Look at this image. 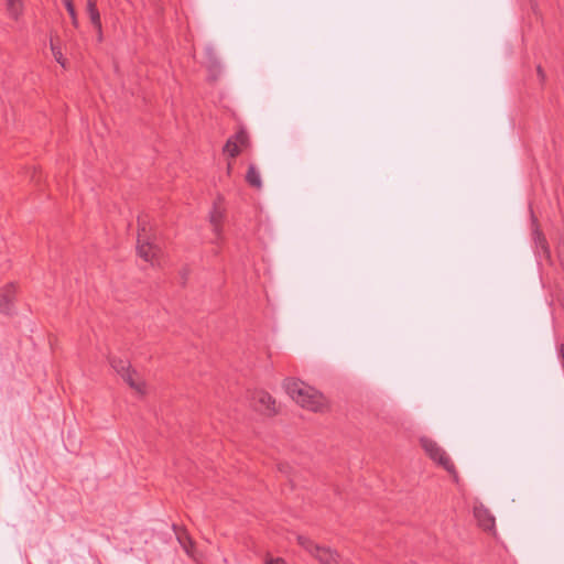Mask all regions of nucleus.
Listing matches in <instances>:
<instances>
[{"instance_id":"nucleus-1","label":"nucleus","mask_w":564,"mask_h":564,"mask_svg":"<svg viewBox=\"0 0 564 564\" xmlns=\"http://www.w3.org/2000/svg\"><path fill=\"white\" fill-rule=\"evenodd\" d=\"M286 393L302 408L318 411L323 405V398L312 387L296 379H285L283 384Z\"/></svg>"},{"instance_id":"nucleus-2","label":"nucleus","mask_w":564,"mask_h":564,"mask_svg":"<svg viewBox=\"0 0 564 564\" xmlns=\"http://www.w3.org/2000/svg\"><path fill=\"white\" fill-rule=\"evenodd\" d=\"M420 443L424 452L432 460L442 466L451 475L456 476L455 465L451 460L447 453L435 441L424 436L421 437Z\"/></svg>"},{"instance_id":"nucleus-3","label":"nucleus","mask_w":564,"mask_h":564,"mask_svg":"<svg viewBox=\"0 0 564 564\" xmlns=\"http://www.w3.org/2000/svg\"><path fill=\"white\" fill-rule=\"evenodd\" d=\"M138 223L140 228L137 240V252L139 257L145 261H153L160 249L150 242L147 236L145 220L139 217Z\"/></svg>"},{"instance_id":"nucleus-4","label":"nucleus","mask_w":564,"mask_h":564,"mask_svg":"<svg viewBox=\"0 0 564 564\" xmlns=\"http://www.w3.org/2000/svg\"><path fill=\"white\" fill-rule=\"evenodd\" d=\"M109 362L112 369L134 390L138 392H142V384L139 383L134 376H137V371L131 368V365L128 360L111 357Z\"/></svg>"},{"instance_id":"nucleus-5","label":"nucleus","mask_w":564,"mask_h":564,"mask_svg":"<svg viewBox=\"0 0 564 564\" xmlns=\"http://www.w3.org/2000/svg\"><path fill=\"white\" fill-rule=\"evenodd\" d=\"M251 405L253 409L258 412L271 415L276 412L275 410V401L272 399V397L262 390L254 391L251 394L250 399Z\"/></svg>"},{"instance_id":"nucleus-6","label":"nucleus","mask_w":564,"mask_h":564,"mask_svg":"<svg viewBox=\"0 0 564 564\" xmlns=\"http://www.w3.org/2000/svg\"><path fill=\"white\" fill-rule=\"evenodd\" d=\"M15 295V285L14 283H9L2 289H0V312L7 315L13 313L14 310V300Z\"/></svg>"},{"instance_id":"nucleus-7","label":"nucleus","mask_w":564,"mask_h":564,"mask_svg":"<svg viewBox=\"0 0 564 564\" xmlns=\"http://www.w3.org/2000/svg\"><path fill=\"white\" fill-rule=\"evenodd\" d=\"M204 52H205L207 68L210 73L212 78L214 80H216L221 73L220 59H219L217 52L213 45H207L205 47Z\"/></svg>"},{"instance_id":"nucleus-8","label":"nucleus","mask_w":564,"mask_h":564,"mask_svg":"<svg viewBox=\"0 0 564 564\" xmlns=\"http://www.w3.org/2000/svg\"><path fill=\"white\" fill-rule=\"evenodd\" d=\"M474 517L476 518L479 527L485 531H490L495 528V517L482 505L474 507Z\"/></svg>"},{"instance_id":"nucleus-9","label":"nucleus","mask_w":564,"mask_h":564,"mask_svg":"<svg viewBox=\"0 0 564 564\" xmlns=\"http://www.w3.org/2000/svg\"><path fill=\"white\" fill-rule=\"evenodd\" d=\"M314 557L321 564H339L340 555L335 550L321 546V549L317 551Z\"/></svg>"},{"instance_id":"nucleus-10","label":"nucleus","mask_w":564,"mask_h":564,"mask_svg":"<svg viewBox=\"0 0 564 564\" xmlns=\"http://www.w3.org/2000/svg\"><path fill=\"white\" fill-rule=\"evenodd\" d=\"M176 539L181 544L182 549L186 552L187 555L194 556L195 542L188 534L187 530L181 529L176 531Z\"/></svg>"},{"instance_id":"nucleus-11","label":"nucleus","mask_w":564,"mask_h":564,"mask_svg":"<svg viewBox=\"0 0 564 564\" xmlns=\"http://www.w3.org/2000/svg\"><path fill=\"white\" fill-rule=\"evenodd\" d=\"M246 182L254 187V188H261L262 186V180L260 176L259 171L253 164H250L246 174Z\"/></svg>"},{"instance_id":"nucleus-12","label":"nucleus","mask_w":564,"mask_h":564,"mask_svg":"<svg viewBox=\"0 0 564 564\" xmlns=\"http://www.w3.org/2000/svg\"><path fill=\"white\" fill-rule=\"evenodd\" d=\"M297 542L312 556H314L317 553V551L321 549V545L316 544L310 538L304 536V535H297Z\"/></svg>"},{"instance_id":"nucleus-13","label":"nucleus","mask_w":564,"mask_h":564,"mask_svg":"<svg viewBox=\"0 0 564 564\" xmlns=\"http://www.w3.org/2000/svg\"><path fill=\"white\" fill-rule=\"evenodd\" d=\"M223 217H224L223 212L217 209L216 207H214L213 210L210 212V215H209L210 224L213 226L214 232L217 236H219V234H220Z\"/></svg>"},{"instance_id":"nucleus-14","label":"nucleus","mask_w":564,"mask_h":564,"mask_svg":"<svg viewBox=\"0 0 564 564\" xmlns=\"http://www.w3.org/2000/svg\"><path fill=\"white\" fill-rule=\"evenodd\" d=\"M22 1L21 0H7V10L11 18L14 20L19 19L22 13Z\"/></svg>"},{"instance_id":"nucleus-15","label":"nucleus","mask_w":564,"mask_h":564,"mask_svg":"<svg viewBox=\"0 0 564 564\" xmlns=\"http://www.w3.org/2000/svg\"><path fill=\"white\" fill-rule=\"evenodd\" d=\"M234 141L237 142L239 149L248 148L250 144L249 134L245 129H240L235 135H232Z\"/></svg>"},{"instance_id":"nucleus-16","label":"nucleus","mask_w":564,"mask_h":564,"mask_svg":"<svg viewBox=\"0 0 564 564\" xmlns=\"http://www.w3.org/2000/svg\"><path fill=\"white\" fill-rule=\"evenodd\" d=\"M224 153L228 154L230 158H236L240 153V149L237 145V142L234 141V138H229L224 145Z\"/></svg>"},{"instance_id":"nucleus-17","label":"nucleus","mask_w":564,"mask_h":564,"mask_svg":"<svg viewBox=\"0 0 564 564\" xmlns=\"http://www.w3.org/2000/svg\"><path fill=\"white\" fill-rule=\"evenodd\" d=\"M63 1H64V4H65V8H66L67 12L70 15L73 25L75 28H77L78 26V19H77V14H76V10H75V6L73 3V0H63Z\"/></svg>"},{"instance_id":"nucleus-18","label":"nucleus","mask_w":564,"mask_h":564,"mask_svg":"<svg viewBox=\"0 0 564 564\" xmlns=\"http://www.w3.org/2000/svg\"><path fill=\"white\" fill-rule=\"evenodd\" d=\"M278 469L281 474L288 476V477H291L292 474H293V467L289 464V463H280L278 465ZM290 481L292 484H294V479L293 478H290Z\"/></svg>"},{"instance_id":"nucleus-19","label":"nucleus","mask_w":564,"mask_h":564,"mask_svg":"<svg viewBox=\"0 0 564 564\" xmlns=\"http://www.w3.org/2000/svg\"><path fill=\"white\" fill-rule=\"evenodd\" d=\"M88 15H89L90 22L94 25V28L96 29V31L100 33L101 20H100L99 11L91 12Z\"/></svg>"},{"instance_id":"nucleus-20","label":"nucleus","mask_w":564,"mask_h":564,"mask_svg":"<svg viewBox=\"0 0 564 564\" xmlns=\"http://www.w3.org/2000/svg\"><path fill=\"white\" fill-rule=\"evenodd\" d=\"M51 47H52V52H53V54H54V56H55L56 61H57L59 64H62V65L64 66V64H63V62H62V53H61L59 51H57V50H56V47L54 46V44H53V43H51Z\"/></svg>"},{"instance_id":"nucleus-21","label":"nucleus","mask_w":564,"mask_h":564,"mask_svg":"<svg viewBox=\"0 0 564 564\" xmlns=\"http://www.w3.org/2000/svg\"><path fill=\"white\" fill-rule=\"evenodd\" d=\"M265 564H285V561L281 557H276V558H268L265 561Z\"/></svg>"},{"instance_id":"nucleus-22","label":"nucleus","mask_w":564,"mask_h":564,"mask_svg":"<svg viewBox=\"0 0 564 564\" xmlns=\"http://www.w3.org/2000/svg\"><path fill=\"white\" fill-rule=\"evenodd\" d=\"M536 235H538L539 243L541 245L542 249L544 251H547V246H546L545 239L542 237L541 232H536Z\"/></svg>"},{"instance_id":"nucleus-23","label":"nucleus","mask_w":564,"mask_h":564,"mask_svg":"<svg viewBox=\"0 0 564 564\" xmlns=\"http://www.w3.org/2000/svg\"><path fill=\"white\" fill-rule=\"evenodd\" d=\"M98 11L97 3L87 2V12L88 14L91 12Z\"/></svg>"},{"instance_id":"nucleus-24","label":"nucleus","mask_w":564,"mask_h":564,"mask_svg":"<svg viewBox=\"0 0 564 564\" xmlns=\"http://www.w3.org/2000/svg\"><path fill=\"white\" fill-rule=\"evenodd\" d=\"M538 75L540 76V78H541L542 80H543V79H544V77H545L544 72H543V69H542V67H541V66H538Z\"/></svg>"},{"instance_id":"nucleus-25","label":"nucleus","mask_w":564,"mask_h":564,"mask_svg":"<svg viewBox=\"0 0 564 564\" xmlns=\"http://www.w3.org/2000/svg\"><path fill=\"white\" fill-rule=\"evenodd\" d=\"M97 40H98L99 42H101V41H102V28H101V26H100V33H99V32H97Z\"/></svg>"},{"instance_id":"nucleus-26","label":"nucleus","mask_w":564,"mask_h":564,"mask_svg":"<svg viewBox=\"0 0 564 564\" xmlns=\"http://www.w3.org/2000/svg\"><path fill=\"white\" fill-rule=\"evenodd\" d=\"M87 2L97 3V0H87Z\"/></svg>"}]
</instances>
